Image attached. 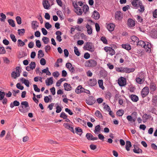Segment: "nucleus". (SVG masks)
Wrapping results in <instances>:
<instances>
[{
	"mask_svg": "<svg viewBox=\"0 0 157 157\" xmlns=\"http://www.w3.org/2000/svg\"><path fill=\"white\" fill-rule=\"evenodd\" d=\"M18 108L19 111L23 113L27 112L30 109L28 102L27 101L21 102V106Z\"/></svg>",
	"mask_w": 157,
	"mask_h": 157,
	"instance_id": "1",
	"label": "nucleus"
},
{
	"mask_svg": "<svg viewBox=\"0 0 157 157\" xmlns=\"http://www.w3.org/2000/svg\"><path fill=\"white\" fill-rule=\"evenodd\" d=\"M85 50L93 52L94 51V48L93 43L91 42H87L86 43V45L83 47Z\"/></svg>",
	"mask_w": 157,
	"mask_h": 157,
	"instance_id": "2",
	"label": "nucleus"
},
{
	"mask_svg": "<svg viewBox=\"0 0 157 157\" xmlns=\"http://www.w3.org/2000/svg\"><path fill=\"white\" fill-rule=\"evenodd\" d=\"M97 62L95 60L90 59L86 61L85 63L86 67H94L97 65Z\"/></svg>",
	"mask_w": 157,
	"mask_h": 157,
	"instance_id": "3",
	"label": "nucleus"
},
{
	"mask_svg": "<svg viewBox=\"0 0 157 157\" xmlns=\"http://www.w3.org/2000/svg\"><path fill=\"white\" fill-rule=\"evenodd\" d=\"M118 83L121 86H124L126 84L125 78L122 77H120L118 80Z\"/></svg>",
	"mask_w": 157,
	"mask_h": 157,
	"instance_id": "4",
	"label": "nucleus"
},
{
	"mask_svg": "<svg viewBox=\"0 0 157 157\" xmlns=\"http://www.w3.org/2000/svg\"><path fill=\"white\" fill-rule=\"evenodd\" d=\"M96 102V100L92 96L89 97L88 99L86 100V103L88 105H92L94 104Z\"/></svg>",
	"mask_w": 157,
	"mask_h": 157,
	"instance_id": "5",
	"label": "nucleus"
},
{
	"mask_svg": "<svg viewBox=\"0 0 157 157\" xmlns=\"http://www.w3.org/2000/svg\"><path fill=\"white\" fill-rule=\"evenodd\" d=\"M149 90V88L147 87H145L142 89L141 94L143 98L146 97L148 94Z\"/></svg>",
	"mask_w": 157,
	"mask_h": 157,
	"instance_id": "6",
	"label": "nucleus"
},
{
	"mask_svg": "<svg viewBox=\"0 0 157 157\" xmlns=\"http://www.w3.org/2000/svg\"><path fill=\"white\" fill-rule=\"evenodd\" d=\"M87 139L89 140H94L98 139L97 137H94L90 133H87L86 136Z\"/></svg>",
	"mask_w": 157,
	"mask_h": 157,
	"instance_id": "7",
	"label": "nucleus"
},
{
	"mask_svg": "<svg viewBox=\"0 0 157 157\" xmlns=\"http://www.w3.org/2000/svg\"><path fill=\"white\" fill-rule=\"evenodd\" d=\"M89 85L91 86H94L97 84V81L95 78L90 79L88 82Z\"/></svg>",
	"mask_w": 157,
	"mask_h": 157,
	"instance_id": "8",
	"label": "nucleus"
},
{
	"mask_svg": "<svg viewBox=\"0 0 157 157\" xmlns=\"http://www.w3.org/2000/svg\"><path fill=\"white\" fill-rule=\"evenodd\" d=\"M134 148L133 149V151L136 153L139 154L142 153V150L138 147L136 145H134Z\"/></svg>",
	"mask_w": 157,
	"mask_h": 157,
	"instance_id": "9",
	"label": "nucleus"
},
{
	"mask_svg": "<svg viewBox=\"0 0 157 157\" xmlns=\"http://www.w3.org/2000/svg\"><path fill=\"white\" fill-rule=\"evenodd\" d=\"M115 26V25L114 24L110 23L107 25L106 27L109 31L112 32L114 30Z\"/></svg>",
	"mask_w": 157,
	"mask_h": 157,
	"instance_id": "10",
	"label": "nucleus"
},
{
	"mask_svg": "<svg viewBox=\"0 0 157 157\" xmlns=\"http://www.w3.org/2000/svg\"><path fill=\"white\" fill-rule=\"evenodd\" d=\"M127 24L129 27H133L135 25V21L131 18H129L128 20Z\"/></svg>",
	"mask_w": 157,
	"mask_h": 157,
	"instance_id": "11",
	"label": "nucleus"
},
{
	"mask_svg": "<svg viewBox=\"0 0 157 157\" xmlns=\"http://www.w3.org/2000/svg\"><path fill=\"white\" fill-rule=\"evenodd\" d=\"M42 4L44 7L46 9H48L50 6L49 2L48 0H44Z\"/></svg>",
	"mask_w": 157,
	"mask_h": 157,
	"instance_id": "12",
	"label": "nucleus"
},
{
	"mask_svg": "<svg viewBox=\"0 0 157 157\" xmlns=\"http://www.w3.org/2000/svg\"><path fill=\"white\" fill-rule=\"evenodd\" d=\"M92 17L95 20H98L100 18V14L98 12L94 10L93 13Z\"/></svg>",
	"mask_w": 157,
	"mask_h": 157,
	"instance_id": "13",
	"label": "nucleus"
},
{
	"mask_svg": "<svg viewBox=\"0 0 157 157\" xmlns=\"http://www.w3.org/2000/svg\"><path fill=\"white\" fill-rule=\"evenodd\" d=\"M45 83L47 86H49L53 84V77H51L48 78L45 80Z\"/></svg>",
	"mask_w": 157,
	"mask_h": 157,
	"instance_id": "14",
	"label": "nucleus"
},
{
	"mask_svg": "<svg viewBox=\"0 0 157 157\" xmlns=\"http://www.w3.org/2000/svg\"><path fill=\"white\" fill-rule=\"evenodd\" d=\"M122 13L120 11H117L115 14V19L118 20H120L122 18Z\"/></svg>",
	"mask_w": 157,
	"mask_h": 157,
	"instance_id": "15",
	"label": "nucleus"
},
{
	"mask_svg": "<svg viewBox=\"0 0 157 157\" xmlns=\"http://www.w3.org/2000/svg\"><path fill=\"white\" fill-rule=\"evenodd\" d=\"M64 88V90L66 91H70L71 90L72 87L70 84H69L67 83H65L63 85Z\"/></svg>",
	"mask_w": 157,
	"mask_h": 157,
	"instance_id": "16",
	"label": "nucleus"
},
{
	"mask_svg": "<svg viewBox=\"0 0 157 157\" xmlns=\"http://www.w3.org/2000/svg\"><path fill=\"white\" fill-rule=\"evenodd\" d=\"M130 98L133 102H136L139 100L138 97L135 94H132L130 96Z\"/></svg>",
	"mask_w": 157,
	"mask_h": 157,
	"instance_id": "17",
	"label": "nucleus"
},
{
	"mask_svg": "<svg viewBox=\"0 0 157 157\" xmlns=\"http://www.w3.org/2000/svg\"><path fill=\"white\" fill-rule=\"evenodd\" d=\"M20 105L19 102L15 100L13 102H11L10 105V106L11 108H13L14 106H18Z\"/></svg>",
	"mask_w": 157,
	"mask_h": 157,
	"instance_id": "18",
	"label": "nucleus"
},
{
	"mask_svg": "<svg viewBox=\"0 0 157 157\" xmlns=\"http://www.w3.org/2000/svg\"><path fill=\"white\" fill-rule=\"evenodd\" d=\"M150 88L151 91H155L156 89V85L153 82H151L150 83Z\"/></svg>",
	"mask_w": 157,
	"mask_h": 157,
	"instance_id": "19",
	"label": "nucleus"
},
{
	"mask_svg": "<svg viewBox=\"0 0 157 157\" xmlns=\"http://www.w3.org/2000/svg\"><path fill=\"white\" fill-rule=\"evenodd\" d=\"M21 81L27 87H29V82L28 80H26L23 78H21Z\"/></svg>",
	"mask_w": 157,
	"mask_h": 157,
	"instance_id": "20",
	"label": "nucleus"
},
{
	"mask_svg": "<svg viewBox=\"0 0 157 157\" xmlns=\"http://www.w3.org/2000/svg\"><path fill=\"white\" fill-rule=\"evenodd\" d=\"M95 115L97 117L101 118L102 120L103 119V117L100 111L97 110L95 112Z\"/></svg>",
	"mask_w": 157,
	"mask_h": 157,
	"instance_id": "21",
	"label": "nucleus"
},
{
	"mask_svg": "<svg viewBox=\"0 0 157 157\" xmlns=\"http://www.w3.org/2000/svg\"><path fill=\"white\" fill-rule=\"evenodd\" d=\"M86 27L87 29V31L88 34L89 35L91 34L92 32V29L91 26L88 24H87Z\"/></svg>",
	"mask_w": 157,
	"mask_h": 157,
	"instance_id": "22",
	"label": "nucleus"
},
{
	"mask_svg": "<svg viewBox=\"0 0 157 157\" xmlns=\"http://www.w3.org/2000/svg\"><path fill=\"white\" fill-rule=\"evenodd\" d=\"M132 146L131 142L129 141H126V144L125 145V148L127 151L130 150V147Z\"/></svg>",
	"mask_w": 157,
	"mask_h": 157,
	"instance_id": "23",
	"label": "nucleus"
},
{
	"mask_svg": "<svg viewBox=\"0 0 157 157\" xmlns=\"http://www.w3.org/2000/svg\"><path fill=\"white\" fill-rule=\"evenodd\" d=\"M141 4H142V2L141 1H139V2H132V5L136 7V8H137L139 7Z\"/></svg>",
	"mask_w": 157,
	"mask_h": 157,
	"instance_id": "24",
	"label": "nucleus"
},
{
	"mask_svg": "<svg viewBox=\"0 0 157 157\" xmlns=\"http://www.w3.org/2000/svg\"><path fill=\"white\" fill-rule=\"evenodd\" d=\"M121 46L122 48L126 49L127 50H129L131 49V47L129 44H122Z\"/></svg>",
	"mask_w": 157,
	"mask_h": 157,
	"instance_id": "25",
	"label": "nucleus"
},
{
	"mask_svg": "<svg viewBox=\"0 0 157 157\" xmlns=\"http://www.w3.org/2000/svg\"><path fill=\"white\" fill-rule=\"evenodd\" d=\"M39 23L37 22V21H33L32 23V25L34 26V27H33V28L34 29V30L36 29V27H37L39 26Z\"/></svg>",
	"mask_w": 157,
	"mask_h": 157,
	"instance_id": "26",
	"label": "nucleus"
},
{
	"mask_svg": "<svg viewBox=\"0 0 157 157\" xmlns=\"http://www.w3.org/2000/svg\"><path fill=\"white\" fill-rule=\"evenodd\" d=\"M137 44V45L141 46L142 47H143L144 48H146V44L143 41L140 40L138 41Z\"/></svg>",
	"mask_w": 157,
	"mask_h": 157,
	"instance_id": "27",
	"label": "nucleus"
},
{
	"mask_svg": "<svg viewBox=\"0 0 157 157\" xmlns=\"http://www.w3.org/2000/svg\"><path fill=\"white\" fill-rule=\"evenodd\" d=\"M75 129L76 131L75 132L80 136H81L83 132L82 129L79 127L76 128Z\"/></svg>",
	"mask_w": 157,
	"mask_h": 157,
	"instance_id": "28",
	"label": "nucleus"
},
{
	"mask_svg": "<svg viewBox=\"0 0 157 157\" xmlns=\"http://www.w3.org/2000/svg\"><path fill=\"white\" fill-rule=\"evenodd\" d=\"M151 44L149 43L148 42H147V44H146V48H148V49H146L145 51L146 52H151Z\"/></svg>",
	"mask_w": 157,
	"mask_h": 157,
	"instance_id": "29",
	"label": "nucleus"
},
{
	"mask_svg": "<svg viewBox=\"0 0 157 157\" xmlns=\"http://www.w3.org/2000/svg\"><path fill=\"white\" fill-rule=\"evenodd\" d=\"M98 82L99 87L101 88L102 90H104L105 88V87L103 85V80L102 79L99 80H98Z\"/></svg>",
	"mask_w": 157,
	"mask_h": 157,
	"instance_id": "30",
	"label": "nucleus"
},
{
	"mask_svg": "<svg viewBox=\"0 0 157 157\" xmlns=\"http://www.w3.org/2000/svg\"><path fill=\"white\" fill-rule=\"evenodd\" d=\"M124 113V111L122 109H119L116 113L117 115L119 117L122 116Z\"/></svg>",
	"mask_w": 157,
	"mask_h": 157,
	"instance_id": "31",
	"label": "nucleus"
},
{
	"mask_svg": "<svg viewBox=\"0 0 157 157\" xmlns=\"http://www.w3.org/2000/svg\"><path fill=\"white\" fill-rule=\"evenodd\" d=\"M101 128L100 126L99 125H98L96 126L95 127V130H94V132L95 134H98V132H99L101 130Z\"/></svg>",
	"mask_w": 157,
	"mask_h": 157,
	"instance_id": "32",
	"label": "nucleus"
},
{
	"mask_svg": "<svg viewBox=\"0 0 157 157\" xmlns=\"http://www.w3.org/2000/svg\"><path fill=\"white\" fill-rule=\"evenodd\" d=\"M149 115L146 114H144L142 117L143 121L144 123L146 122L149 118Z\"/></svg>",
	"mask_w": 157,
	"mask_h": 157,
	"instance_id": "33",
	"label": "nucleus"
},
{
	"mask_svg": "<svg viewBox=\"0 0 157 157\" xmlns=\"http://www.w3.org/2000/svg\"><path fill=\"white\" fill-rule=\"evenodd\" d=\"M25 30L24 29H18L17 30L18 33L20 36H21L24 35L25 33Z\"/></svg>",
	"mask_w": 157,
	"mask_h": 157,
	"instance_id": "34",
	"label": "nucleus"
},
{
	"mask_svg": "<svg viewBox=\"0 0 157 157\" xmlns=\"http://www.w3.org/2000/svg\"><path fill=\"white\" fill-rule=\"evenodd\" d=\"M25 45V44L21 40L19 39L17 40V45L18 47H21Z\"/></svg>",
	"mask_w": 157,
	"mask_h": 157,
	"instance_id": "35",
	"label": "nucleus"
},
{
	"mask_svg": "<svg viewBox=\"0 0 157 157\" xmlns=\"http://www.w3.org/2000/svg\"><path fill=\"white\" fill-rule=\"evenodd\" d=\"M8 21L9 24L12 27H14L15 26V24L14 23V21L13 20L11 19H9L8 20Z\"/></svg>",
	"mask_w": 157,
	"mask_h": 157,
	"instance_id": "36",
	"label": "nucleus"
},
{
	"mask_svg": "<svg viewBox=\"0 0 157 157\" xmlns=\"http://www.w3.org/2000/svg\"><path fill=\"white\" fill-rule=\"evenodd\" d=\"M44 56L43 52L42 50H40L38 51V58H40L43 57Z\"/></svg>",
	"mask_w": 157,
	"mask_h": 157,
	"instance_id": "37",
	"label": "nucleus"
},
{
	"mask_svg": "<svg viewBox=\"0 0 157 157\" xmlns=\"http://www.w3.org/2000/svg\"><path fill=\"white\" fill-rule=\"evenodd\" d=\"M152 101L153 105H157V95H155L153 97Z\"/></svg>",
	"mask_w": 157,
	"mask_h": 157,
	"instance_id": "38",
	"label": "nucleus"
},
{
	"mask_svg": "<svg viewBox=\"0 0 157 157\" xmlns=\"http://www.w3.org/2000/svg\"><path fill=\"white\" fill-rule=\"evenodd\" d=\"M42 40L43 41L44 44H48L49 41V39L45 36H44L43 37Z\"/></svg>",
	"mask_w": 157,
	"mask_h": 157,
	"instance_id": "39",
	"label": "nucleus"
},
{
	"mask_svg": "<svg viewBox=\"0 0 157 157\" xmlns=\"http://www.w3.org/2000/svg\"><path fill=\"white\" fill-rule=\"evenodd\" d=\"M100 73L102 77L105 78L107 76V74L105 70H101L100 71Z\"/></svg>",
	"mask_w": 157,
	"mask_h": 157,
	"instance_id": "40",
	"label": "nucleus"
},
{
	"mask_svg": "<svg viewBox=\"0 0 157 157\" xmlns=\"http://www.w3.org/2000/svg\"><path fill=\"white\" fill-rule=\"evenodd\" d=\"M136 82L139 84H141L144 82V80L141 78L140 77H137L136 79Z\"/></svg>",
	"mask_w": 157,
	"mask_h": 157,
	"instance_id": "41",
	"label": "nucleus"
},
{
	"mask_svg": "<svg viewBox=\"0 0 157 157\" xmlns=\"http://www.w3.org/2000/svg\"><path fill=\"white\" fill-rule=\"evenodd\" d=\"M100 40L103 42L104 44H107L108 41L106 38L104 36H102Z\"/></svg>",
	"mask_w": 157,
	"mask_h": 157,
	"instance_id": "42",
	"label": "nucleus"
},
{
	"mask_svg": "<svg viewBox=\"0 0 157 157\" xmlns=\"http://www.w3.org/2000/svg\"><path fill=\"white\" fill-rule=\"evenodd\" d=\"M74 52L75 54L77 56H79L80 55V53L78 50V48L76 47H74Z\"/></svg>",
	"mask_w": 157,
	"mask_h": 157,
	"instance_id": "43",
	"label": "nucleus"
},
{
	"mask_svg": "<svg viewBox=\"0 0 157 157\" xmlns=\"http://www.w3.org/2000/svg\"><path fill=\"white\" fill-rule=\"evenodd\" d=\"M0 16L1 17V18H0L1 21H4L6 18V16L3 13H1L0 14Z\"/></svg>",
	"mask_w": 157,
	"mask_h": 157,
	"instance_id": "44",
	"label": "nucleus"
},
{
	"mask_svg": "<svg viewBox=\"0 0 157 157\" xmlns=\"http://www.w3.org/2000/svg\"><path fill=\"white\" fill-rule=\"evenodd\" d=\"M83 11L86 13L89 10V7L87 5H85L83 6Z\"/></svg>",
	"mask_w": 157,
	"mask_h": 157,
	"instance_id": "45",
	"label": "nucleus"
},
{
	"mask_svg": "<svg viewBox=\"0 0 157 157\" xmlns=\"http://www.w3.org/2000/svg\"><path fill=\"white\" fill-rule=\"evenodd\" d=\"M5 94V92L0 91V100H2L4 98Z\"/></svg>",
	"mask_w": 157,
	"mask_h": 157,
	"instance_id": "46",
	"label": "nucleus"
},
{
	"mask_svg": "<svg viewBox=\"0 0 157 157\" xmlns=\"http://www.w3.org/2000/svg\"><path fill=\"white\" fill-rule=\"evenodd\" d=\"M30 68H31L32 70L34 69L36 67V63L35 62H31V63L29 64Z\"/></svg>",
	"mask_w": 157,
	"mask_h": 157,
	"instance_id": "47",
	"label": "nucleus"
},
{
	"mask_svg": "<svg viewBox=\"0 0 157 157\" xmlns=\"http://www.w3.org/2000/svg\"><path fill=\"white\" fill-rule=\"evenodd\" d=\"M16 19L17 23L18 25H20L21 23V18L19 16H17L16 18Z\"/></svg>",
	"mask_w": 157,
	"mask_h": 157,
	"instance_id": "48",
	"label": "nucleus"
},
{
	"mask_svg": "<svg viewBox=\"0 0 157 157\" xmlns=\"http://www.w3.org/2000/svg\"><path fill=\"white\" fill-rule=\"evenodd\" d=\"M6 51L3 47L0 46V54H4L6 53Z\"/></svg>",
	"mask_w": 157,
	"mask_h": 157,
	"instance_id": "49",
	"label": "nucleus"
},
{
	"mask_svg": "<svg viewBox=\"0 0 157 157\" xmlns=\"http://www.w3.org/2000/svg\"><path fill=\"white\" fill-rule=\"evenodd\" d=\"M11 138L10 133V132H8L6 135L5 139L7 140H10Z\"/></svg>",
	"mask_w": 157,
	"mask_h": 157,
	"instance_id": "50",
	"label": "nucleus"
},
{
	"mask_svg": "<svg viewBox=\"0 0 157 157\" xmlns=\"http://www.w3.org/2000/svg\"><path fill=\"white\" fill-rule=\"evenodd\" d=\"M127 71L126 73H130L131 72H134L135 70L134 68H130L126 67Z\"/></svg>",
	"mask_w": 157,
	"mask_h": 157,
	"instance_id": "51",
	"label": "nucleus"
},
{
	"mask_svg": "<svg viewBox=\"0 0 157 157\" xmlns=\"http://www.w3.org/2000/svg\"><path fill=\"white\" fill-rule=\"evenodd\" d=\"M131 39L134 42L136 41H138L139 39L138 38L135 36H132L131 37Z\"/></svg>",
	"mask_w": 157,
	"mask_h": 157,
	"instance_id": "52",
	"label": "nucleus"
},
{
	"mask_svg": "<svg viewBox=\"0 0 157 157\" xmlns=\"http://www.w3.org/2000/svg\"><path fill=\"white\" fill-rule=\"evenodd\" d=\"M77 9H78V10H79V11H77V10H76L75 11V12L78 15H81L82 13V11L81 8L78 7V8Z\"/></svg>",
	"mask_w": 157,
	"mask_h": 157,
	"instance_id": "53",
	"label": "nucleus"
},
{
	"mask_svg": "<svg viewBox=\"0 0 157 157\" xmlns=\"http://www.w3.org/2000/svg\"><path fill=\"white\" fill-rule=\"evenodd\" d=\"M60 117L61 118H63V119H66V118L67 117V116L65 113L62 112L61 113Z\"/></svg>",
	"mask_w": 157,
	"mask_h": 157,
	"instance_id": "54",
	"label": "nucleus"
},
{
	"mask_svg": "<svg viewBox=\"0 0 157 157\" xmlns=\"http://www.w3.org/2000/svg\"><path fill=\"white\" fill-rule=\"evenodd\" d=\"M52 27V25L50 24L48 22H46L45 24V27L48 29L51 28Z\"/></svg>",
	"mask_w": 157,
	"mask_h": 157,
	"instance_id": "55",
	"label": "nucleus"
},
{
	"mask_svg": "<svg viewBox=\"0 0 157 157\" xmlns=\"http://www.w3.org/2000/svg\"><path fill=\"white\" fill-rule=\"evenodd\" d=\"M10 37L12 40L14 42H15L17 41V39L15 36L13 34H11L10 35Z\"/></svg>",
	"mask_w": 157,
	"mask_h": 157,
	"instance_id": "56",
	"label": "nucleus"
},
{
	"mask_svg": "<svg viewBox=\"0 0 157 157\" xmlns=\"http://www.w3.org/2000/svg\"><path fill=\"white\" fill-rule=\"evenodd\" d=\"M40 63L42 65H44L46 63V61L44 58H41L40 60Z\"/></svg>",
	"mask_w": 157,
	"mask_h": 157,
	"instance_id": "57",
	"label": "nucleus"
},
{
	"mask_svg": "<svg viewBox=\"0 0 157 157\" xmlns=\"http://www.w3.org/2000/svg\"><path fill=\"white\" fill-rule=\"evenodd\" d=\"M33 86L34 90L36 92H40V90L39 88L36 85L34 84Z\"/></svg>",
	"mask_w": 157,
	"mask_h": 157,
	"instance_id": "58",
	"label": "nucleus"
},
{
	"mask_svg": "<svg viewBox=\"0 0 157 157\" xmlns=\"http://www.w3.org/2000/svg\"><path fill=\"white\" fill-rule=\"evenodd\" d=\"M16 87L17 89L21 90H23L24 89L23 86H21V84L20 83H17V84Z\"/></svg>",
	"mask_w": 157,
	"mask_h": 157,
	"instance_id": "59",
	"label": "nucleus"
},
{
	"mask_svg": "<svg viewBox=\"0 0 157 157\" xmlns=\"http://www.w3.org/2000/svg\"><path fill=\"white\" fill-rule=\"evenodd\" d=\"M81 85L78 86L75 90V92L77 94L80 93Z\"/></svg>",
	"mask_w": 157,
	"mask_h": 157,
	"instance_id": "60",
	"label": "nucleus"
},
{
	"mask_svg": "<svg viewBox=\"0 0 157 157\" xmlns=\"http://www.w3.org/2000/svg\"><path fill=\"white\" fill-rule=\"evenodd\" d=\"M95 26L96 31L97 32H99L100 30V27L99 24L97 23H95Z\"/></svg>",
	"mask_w": 157,
	"mask_h": 157,
	"instance_id": "61",
	"label": "nucleus"
},
{
	"mask_svg": "<svg viewBox=\"0 0 157 157\" xmlns=\"http://www.w3.org/2000/svg\"><path fill=\"white\" fill-rule=\"evenodd\" d=\"M84 57L86 59H88L90 58V55L88 53L86 52L84 54Z\"/></svg>",
	"mask_w": 157,
	"mask_h": 157,
	"instance_id": "62",
	"label": "nucleus"
},
{
	"mask_svg": "<svg viewBox=\"0 0 157 157\" xmlns=\"http://www.w3.org/2000/svg\"><path fill=\"white\" fill-rule=\"evenodd\" d=\"M56 112L57 113H60L62 110L61 107L59 105L56 106Z\"/></svg>",
	"mask_w": 157,
	"mask_h": 157,
	"instance_id": "63",
	"label": "nucleus"
},
{
	"mask_svg": "<svg viewBox=\"0 0 157 157\" xmlns=\"http://www.w3.org/2000/svg\"><path fill=\"white\" fill-rule=\"evenodd\" d=\"M36 46L38 48H40L41 47V44L40 41L39 40H36Z\"/></svg>",
	"mask_w": 157,
	"mask_h": 157,
	"instance_id": "64",
	"label": "nucleus"
}]
</instances>
